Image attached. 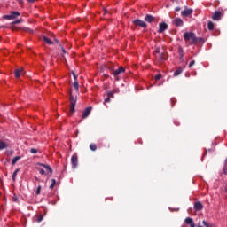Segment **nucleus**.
<instances>
[{
    "instance_id": "473e14b6",
    "label": "nucleus",
    "mask_w": 227,
    "mask_h": 227,
    "mask_svg": "<svg viewBox=\"0 0 227 227\" xmlns=\"http://www.w3.org/2000/svg\"><path fill=\"white\" fill-rule=\"evenodd\" d=\"M105 102H111V98L108 96L105 98Z\"/></svg>"
},
{
    "instance_id": "6e6552de",
    "label": "nucleus",
    "mask_w": 227,
    "mask_h": 227,
    "mask_svg": "<svg viewBox=\"0 0 227 227\" xmlns=\"http://www.w3.org/2000/svg\"><path fill=\"white\" fill-rule=\"evenodd\" d=\"M134 24L135 26H139L140 27H146V23L141 20H135Z\"/></svg>"
},
{
    "instance_id": "cd10ccee",
    "label": "nucleus",
    "mask_w": 227,
    "mask_h": 227,
    "mask_svg": "<svg viewBox=\"0 0 227 227\" xmlns=\"http://www.w3.org/2000/svg\"><path fill=\"white\" fill-rule=\"evenodd\" d=\"M30 152L31 153H38V150H36L35 148H32Z\"/></svg>"
},
{
    "instance_id": "ddd939ff",
    "label": "nucleus",
    "mask_w": 227,
    "mask_h": 227,
    "mask_svg": "<svg viewBox=\"0 0 227 227\" xmlns=\"http://www.w3.org/2000/svg\"><path fill=\"white\" fill-rule=\"evenodd\" d=\"M213 20H219L221 19V12H215L212 16Z\"/></svg>"
},
{
    "instance_id": "f3484780",
    "label": "nucleus",
    "mask_w": 227,
    "mask_h": 227,
    "mask_svg": "<svg viewBox=\"0 0 227 227\" xmlns=\"http://www.w3.org/2000/svg\"><path fill=\"white\" fill-rule=\"evenodd\" d=\"M43 40L45 43H48V45H52V41H51L47 36H43Z\"/></svg>"
},
{
    "instance_id": "aec40b11",
    "label": "nucleus",
    "mask_w": 227,
    "mask_h": 227,
    "mask_svg": "<svg viewBox=\"0 0 227 227\" xmlns=\"http://www.w3.org/2000/svg\"><path fill=\"white\" fill-rule=\"evenodd\" d=\"M207 27H208L209 31L214 30V23L212 21H209L207 23Z\"/></svg>"
},
{
    "instance_id": "5701e85b",
    "label": "nucleus",
    "mask_w": 227,
    "mask_h": 227,
    "mask_svg": "<svg viewBox=\"0 0 227 227\" xmlns=\"http://www.w3.org/2000/svg\"><path fill=\"white\" fill-rule=\"evenodd\" d=\"M90 150H92V152H95V150H97V145L91 144V145H90Z\"/></svg>"
},
{
    "instance_id": "39448f33",
    "label": "nucleus",
    "mask_w": 227,
    "mask_h": 227,
    "mask_svg": "<svg viewBox=\"0 0 227 227\" xmlns=\"http://www.w3.org/2000/svg\"><path fill=\"white\" fill-rule=\"evenodd\" d=\"M192 9L191 8H185L184 11L181 12L182 17H189L190 15H192Z\"/></svg>"
},
{
    "instance_id": "a878e982",
    "label": "nucleus",
    "mask_w": 227,
    "mask_h": 227,
    "mask_svg": "<svg viewBox=\"0 0 227 227\" xmlns=\"http://www.w3.org/2000/svg\"><path fill=\"white\" fill-rule=\"evenodd\" d=\"M202 223H203L204 226H206V227H214V225H212V224L207 223L206 221H203Z\"/></svg>"
},
{
    "instance_id": "4468645a",
    "label": "nucleus",
    "mask_w": 227,
    "mask_h": 227,
    "mask_svg": "<svg viewBox=\"0 0 227 227\" xmlns=\"http://www.w3.org/2000/svg\"><path fill=\"white\" fill-rule=\"evenodd\" d=\"M194 208L195 210H198V211L203 210V205L201 204V202H196L194 204Z\"/></svg>"
},
{
    "instance_id": "9d476101",
    "label": "nucleus",
    "mask_w": 227,
    "mask_h": 227,
    "mask_svg": "<svg viewBox=\"0 0 227 227\" xmlns=\"http://www.w3.org/2000/svg\"><path fill=\"white\" fill-rule=\"evenodd\" d=\"M123 72H125V68H123V67H120L118 69L114 71V77H116V76L120 75V74H123Z\"/></svg>"
},
{
    "instance_id": "7c9ffc66",
    "label": "nucleus",
    "mask_w": 227,
    "mask_h": 227,
    "mask_svg": "<svg viewBox=\"0 0 227 227\" xmlns=\"http://www.w3.org/2000/svg\"><path fill=\"white\" fill-rule=\"evenodd\" d=\"M114 95V91H111L107 93V97H113Z\"/></svg>"
},
{
    "instance_id": "2eb2a0df",
    "label": "nucleus",
    "mask_w": 227,
    "mask_h": 227,
    "mask_svg": "<svg viewBox=\"0 0 227 227\" xmlns=\"http://www.w3.org/2000/svg\"><path fill=\"white\" fill-rule=\"evenodd\" d=\"M145 20L146 22H153V20H155V18H153V16L152 15H146Z\"/></svg>"
},
{
    "instance_id": "bb28decb",
    "label": "nucleus",
    "mask_w": 227,
    "mask_h": 227,
    "mask_svg": "<svg viewBox=\"0 0 227 227\" xmlns=\"http://www.w3.org/2000/svg\"><path fill=\"white\" fill-rule=\"evenodd\" d=\"M40 191H42V186L39 185L35 191V194H40Z\"/></svg>"
},
{
    "instance_id": "6ab92c4d",
    "label": "nucleus",
    "mask_w": 227,
    "mask_h": 227,
    "mask_svg": "<svg viewBox=\"0 0 227 227\" xmlns=\"http://www.w3.org/2000/svg\"><path fill=\"white\" fill-rule=\"evenodd\" d=\"M182 67L177 68L174 73V77H178V74L182 72Z\"/></svg>"
},
{
    "instance_id": "7ed1b4c3",
    "label": "nucleus",
    "mask_w": 227,
    "mask_h": 227,
    "mask_svg": "<svg viewBox=\"0 0 227 227\" xmlns=\"http://www.w3.org/2000/svg\"><path fill=\"white\" fill-rule=\"evenodd\" d=\"M20 16V12L12 11L9 15H5L4 19H7V20H12V19H17V17Z\"/></svg>"
},
{
    "instance_id": "c756f323",
    "label": "nucleus",
    "mask_w": 227,
    "mask_h": 227,
    "mask_svg": "<svg viewBox=\"0 0 227 227\" xmlns=\"http://www.w3.org/2000/svg\"><path fill=\"white\" fill-rule=\"evenodd\" d=\"M161 77H162L161 74H157V75L155 76V80H156V81H159V79H160Z\"/></svg>"
},
{
    "instance_id": "f03ea898",
    "label": "nucleus",
    "mask_w": 227,
    "mask_h": 227,
    "mask_svg": "<svg viewBox=\"0 0 227 227\" xmlns=\"http://www.w3.org/2000/svg\"><path fill=\"white\" fill-rule=\"evenodd\" d=\"M38 166H42L43 168L37 167V169L40 173V175H52V168H51V166L49 165H45V164H38Z\"/></svg>"
},
{
    "instance_id": "72a5a7b5",
    "label": "nucleus",
    "mask_w": 227,
    "mask_h": 227,
    "mask_svg": "<svg viewBox=\"0 0 227 227\" xmlns=\"http://www.w3.org/2000/svg\"><path fill=\"white\" fill-rule=\"evenodd\" d=\"M223 173H224V175H227V166L223 167Z\"/></svg>"
},
{
    "instance_id": "423d86ee",
    "label": "nucleus",
    "mask_w": 227,
    "mask_h": 227,
    "mask_svg": "<svg viewBox=\"0 0 227 227\" xmlns=\"http://www.w3.org/2000/svg\"><path fill=\"white\" fill-rule=\"evenodd\" d=\"M173 24L175 26H176L177 27H182V26H184V20H182V19H180V18H176L173 20Z\"/></svg>"
},
{
    "instance_id": "a211bd4d",
    "label": "nucleus",
    "mask_w": 227,
    "mask_h": 227,
    "mask_svg": "<svg viewBox=\"0 0 227 227\" xmlns=\"http://www.w3.org/2000/svg\"><path fill=\"white\" fill-rule=\"evenodd\" d=\"M19 160H20V157L16 156V157H14V158L12 159V165H15V164H17V162H19Z\"/></svg>"
},
{
    "instance_id": "e433bc0d",
    "label": "nucleus",
    "mask_w": 227,
    "mask_h": 227,
    "mask_svg": "<svg viewBox=\"0 0 227 227\" xmlns=\"http://www.w3.org/2000/svg\"><path fill=\"white\" fill-rule=\"evenodd\" d=\"M62 52L65 54L67 51H65V48L61 47Z\"/></svg>"
},
{
    "instance_id": "20e7f679",
    "label": "nucleus",
    "mask_w": 227,
    "mask_h": 227,
    "mask_svg": "<svg viewBox=\"0 0 227 227\" xmlns=\"http://www.w3.org/2000/svg\"><path fill=\"white\" fill-rule=\"evenodd\" d=\"M70 102H71V107H70V113H75V104L77 102V98H74L70 94Z\"/></svg>"
},
{
    "instance_id": "c9c22d12",
    "label": "nucleus",
    "mask_w": 227,
    "mask_h": 227,
    "mask_svg": "<svg viewBox=\"0 0 227 227\" xmlns=\"http://www.w3.org/2000/svg\"><path fill=\"white\" fill-rule=\"evenodd\" d=\"M175 12H180V7H176V8L175 9Z\"/></svg>"
},
{
    "instance_id": "a19ab883",
    "label": "nucleus",
    "mask_w": 227,
    "mask_h": 227,
    "mask_svg": "<svg viewBox=\"0 0 227 227\" xmlns=\"http://www.w3.org/2000/svg\"><path fill=\"white\" fill-rule=\"evenodd\" d=\"M14 201H17V199H16V198H14Z\"/></svg>"
},
{
    "instance_id": "4be33fe9",
    "label": "nucleus",
    "mask_w": 227,
    "mask_h": 227,
    "mask_svg": "<svg viewBox=\"0 0 227 227\" xmlns=\"http://www.w3.org/2000/svg\"><path fill=\"white\" fill-rule=\"evenodd\" d=\"M184 221H185V223H186V224H190V225H191V224L193 223H192V218H189V217H188V218H186Z\"/></svg>"
},
{
    "instance_id": "f8f14e48",
    "label": "nucleus",
    "mask_w": 227,
    "mask_h": 227,
    "mask_svg": "<svg viewBox=\"0 0 227 227\" xmlns=\"http://www.w3.org/2000/svg\"><path fill=\"white\" fill-rule=\"evenodd\" d=\"M90 113H91V107H87L84 111L83 114L82 115V118H88V116H90Z\"/></svg>"
},
{
    "instance_id": "4c0bfd02",
    "label": "nucleus",
    "mask_w": 227,
    "mask_h": 227,
    "mask_svg": "<svg viewBox=\"0 0 227 227\" xmlns=\"http://www.w3.org/2000/svg\"><path fill=\"white\" fill-rule=\"evenodd\" d=\"M28 3H35V0H27Z\"/></svg>"
},
{
    "instance_id": "79ce46f5",
    "label": "nucleus",
    "mask_w": 227,
    "mask_h": 227,
    "mask_svg": "<svg viewBox=\"0 0 227 227\" xmlns=\"http://www.w3.org/2000/svg\"><path fill=\"white\" fill-rule=\"evenodd\" d=\"M55 42H57V43H58V40L55 39Z\"/></svg>"
},
{
    "instance_id": "393cba45",
    "label": "nucleus",
    "mask_w": 227,
    "mask_h": 227,
    "mask_svg": "<svg viewBox=\"0 0 227 227\" xmlns=\"http://www.w3.org/2000/svg\"><path fill=\"white\" fill-rule=\"evenodd\" d=\"M19 173V169L15 170L14 173L12 174V180L15 182V176H17V174Z\"/></svg>"
},
{
    "instance_id": "37998d69",
    "label": "nucleus",
    "mask_w": 227,
    "mask_h": 227,
    "mask_svg": "<svg viewBox=\"0 0 227 227\" xmlns=\"http://www.w3.org/2000/svg\"><path fill=\"white\" fill-rule=\"evenodd\" d=\"M179 51H182V48H179Z\"/></svg>"
},
{
    "instance_id": "1a4fd4ad",
    "label": "nucleus",
    "mask_w": 227,
    "mask_h": 227,
    "mask_svg": "<svg viewBox=\"0 0 227 227\" xmlns=\"http://www.w3.org/2000/svg\"><path fill=\"white\" fill-rule=\"evenodd\" d=\"M166 29H168V24L166 23H160L159 25V33H164V31H166Z\"/></svg>"
},
{
    "instance_id": "f704fd0d",
    "label": "nucleus",
    "mask_w": 227,
    "mask_h": 227,
    "mask_svg": "<svg viewBox=\"0 0 227 227\" xmlns=\"http://www.w3.org/2000/svg\"><path fill=\"white\" fill-rule=\"evenodd\" d=\"M20 20H17L16 21L13 22V24H20Z\"/></svg>"
},
{
    "instance_id": "dca6fc26",
    "label": "nucleus",
    "mask_w": 227,
    "mask_h": 227,
    "mask_svg": "<svg viewBox=\"0 0 227 227\" xmlns=\"http://www.w3.org/2000/svg\"><path fill=\"white\" fill-rule=\"evenodd\" d=\"M8 146V143L0 141V150H4Z\"/></svg>"
},
{
    "instance_id": "2f4dec72",
    "label": "nucleus",
    "mask_w": 227,
    "mask_h": 227,
    "mask_svg": "<svg viewBox=\"0 0 227 227\" xmlns=\"http://www.w3.org/2000/svg\"><path fill=\"white\" fill-rule=\"evenodd\" d=\"M196 62L194 60H192L190 64H189V68H191V67H193V65L195 64Z\"/></svg>"
},
{
    "instance_id": "0eeeda50",
    "label": "nucleus",
    "mask_w": 227,
    "mask_h": 227,
    "mask_svg": "<svg viewBox=\"0 0 227 227\" xmlns=\"http://www.w3.org/2000/svg\"><path fill=\"white\" fill-rule=\"evenodd\" d=\"M77 155L74 154L71 158V164H72V168L74 169H75V168H77Z\"/></svg>"
},
{
    "instance_id": "9b49d317",
    "label": "nucleus",
    "mask_w": 227,
    "mask_h": 227,
    "mask_svg": "<svg viewBox=\"0 0 227 227\" xmlns=\"http://www.w3.org/2000/svg\"><path fill=\"white\" fill-rule=\"evenodd\" d=\"M73 77L74 79V87L75 88L76 91H79V82L77 81V75H75V73L72 72Z\"/></svg>"
},
{
    "instance_id": "f257e3e1",
    "label": "nucleus",
    "mask_w": 227,
    "mask_h": 227,
    "mask_svg": "<svg viewBox=\"0 0 227 227\" xmlns=\"http://www.w3.org/2000/svg\"><path fill=\"white\" fill-rule=\"evenodd\" d=\"M184 38L185 42H189V43H198V38H196V35L192 32H186L184 34Z\"/></svg>"
},
{
    "instance_id": "c85d7f7f",
    "label": "nucleus",
    "mask_w": 227,
    "mask_h": 227,
    "mask_svg": "<svg viewBox=\"0 0 227 227\" xmlns=\"http://www.w3.org/2000/svg\"><path fill=\"white\" fill-rule=\"evenodd\" d=\"M43 219V216L42 215L38 216L37 223H42Z\"/></svg>"
},
{
    "instance_id": "58836bf2",
    "label": "nucleus",
    "mask_w": 227,
    "mask_h": 227,
    "mask_svg": "<svg viewBox=\"0 0 227 227\" xmlns=\"http://www.w3.org/2000/svg\"><path fill=\"white\" fill-rule=\"evenodd\" d=\"M190 226H191V227H195L194 223H192V224H190Z\"/></svg>"
},
{
    "instance_id": "b1692460",
    "label": "nucleus",
    "mask_w": 227,
    "mask_h": 227,
    "mask_svg": "<svg viewBox=\"0 0 227 227\" xmlns=\"http://www.w3.org/2000/svg\"><path fill=\"white\" fill-rule=\"evenodd\" d=\"M55 185H56V179H52L51 184L50 185V189H53Z\"/></svg>"
},
{
    "instance_id": "ea45409f",
    "label": "nucleus",
    "mask_w": 227,
    "mask_h": 227,
    "mask_svg": "<svg viewBox=\"0 0 227 227\" xmlns=\"http://www.w3.org/2000/svg\"><path fill=\"white\" fill-rule=\"evenodd\" d=\"M105 13H107V11H106V10H105Z\"/></svg>"
},
{
    "instance_id": "412c9836",
    "label": "nucleus",
    "mask_w": 227,
    "mask_h": 227,
    "mask_svg": "<svg viewBox=\"0 0 227 227\" xmlns=\"http://www.w3.org/2000/svg\"><path fill=\"white\" fill-rule=\"evenodd\" d=\"M22 72V69H17L16 71H15V77L17 78V79H19V77H20V73Z\"/></svg>"
}]
</instances>
